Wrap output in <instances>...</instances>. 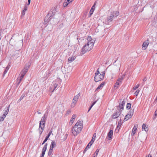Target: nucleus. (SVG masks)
Segmentation results:
<instances>
[{
    "mask_svg": "<svg viewBox=\"0 0 157 157\" xmlns=\"http://www.w3.org/2000/svg\"><path fill=\"white\" fill-rule=\"evenodd\" d=\"M83 121L78 120L77 121L72 129V132L75 136H77L81 132L83 128Z\"/></svg>",
    "mask_w": 157,
    "mask_h": 157,
    "instance_id": "nucleus-1",
    "label": "nucleus"
},
{
    "mask_svg": "<svg viewBox=\"0 0 157 157\" xmlns=\"http://www.w3.org/2000/svg\"><path fill=\"white\" fill-rule=\"evenodd\" d=\"M118 15L119 12L117 11L110 12L108 15L107 19L103 20V23L106 25H109V22L112 21L113 18Z\"/></svg>",
    "mask_w": 157,
    "mask_h": 157,
    "instance_id": "nucleus-2",
    "label": "nucleus"
},
{
    "mask_svg": "<svg viewBox=\"0 0 157 157\" xmlns=\"http://www.w3.org/2000/svg\"><path fill=\"white\" fill-rule=\"evenodd\" d=\"M92 42H88L82 48L81 51L80 55H82L85 54L86 52L90 51L93 48L94 44L93 40Z\"/></svg>",
    "mask_w": 157,
    "mask_h": 157,
    "instance_id": "nucleus-3",
    "label": "nucleus"
},
{
    "mask_svg": "<svg viewBox=\"0 0 157 157\" xmlns=\"http://www.w3.org/2000/svg\"><path fill=\"white\" fill-rule=\"evenodd\" d=\"M99 69H98L97 71L96 72L94 77V80L96 82L103 79L105 75V73L103 72H102V74H100L98 70Z\"/></svg>",
    "mask_w": 157,
    "mask_h": 157,
    "instance_id": "nucleus-4",
    "label": "nucleus"
},
{
    "mask_svg": "<svg viewBox=\"0 0 157 157\" xmlns=\"http://www.w3.org/2000/svg\"><path fill=\"white\" fill-rule=\"evenodd\" d=\"M57 10L56 8H54L53 9L52 11H49L48 14L47 16H46V19L48 17H50L49 20H50L55 15V14L57 12Z\"/></svg>",
    "mask_w": 157,
    "mask_h": 157,
    "instance_id": "nucleus-5",
    "label": "nucleus"
},
{
    "mask_svg": "<svg viewBox=\"0 0 157 157\" xmlns=\"http://www.w3.org/2000/svg\"><path fill=\"white\" fill-rule=\"evenodd\" d=\"M125 75L124 74L121 77L118 78L114 86V87L115 89L117 88L118 87V85L121 83L122 81L123 80L124 78Z\"/></svg>",
    "mask_w": 157,
    "mask_h": 157,
    "instance_id": "nucleus-6",
    "label": "nucleus"
},
{
    "mask_svg": "<svg viewBox=\"0 0 157 157\" xmlns=\"http://www.w3.org/2000/svg\"><path fill=\"white\" fill-rule=\"evenodd\" d=\"M133 113L134 109H131L128 113L125 116L124 120L126 121L131 118L133 115Z\"/></svg>",
    "mask_w": 157,
    "mask_h": 157,
    "instance_id": "nucleus-7",
    "label": "nucleus"
},
{
    "mask_svg": "<svg viewBox=\"0 0 157 157\" xmlns=\"http://www.w3.org/2000/svg\"><path fill=\"white\" fill-rule=\"evenodd\" d=\"M46 119V118L45 117V114H44L43 116L42 117L41 119V120L40 121L39 125H40V127H41V125H44L45 126V120Z\"/></svg>",
    "mask_w": 157,
    "mask_h": 157,
    "instance_id": "nucleus-8",
    "label": "nucleus"
},
{
    "mask_svg": "<svg viewBox=\"0 0 157 157\" xmlns=\"http://www.w3.org/2000/svg\"><path fill=\"white\" fill-rule=\"evenodd\" d=\"M29 67V65H26L24 69L21 71L20 73L25 75L27 72L28 69Z\"/></svg>",
    "mask_w": 157,
    "mask_h": 157,
    "instance_id": "nucleus-9",
    "label": "nucleus"
},
{
    "mask_svg": "<svg viewBox=\"0 0 157 157\" xmlns=\"http://www.w3.org/2000/svg\"><path fill=\"white\" fill-rule=\"evenodd\" d=\"M58 82H57V80H56L53 82V85L52 86H51V87L52 88L53 87V90L52 91V92H53L55 90H56V88L57 87L58 85Z\"/></svg>",
    "mask_w": 157,
    "mask_h": 157,
    "instance_id": "nucleus-10",
    "label": "nucleus"
},
{
    "mask_svg": "<svg viewBox=\"0 0 157 157\" xmlns=\"http://www.w3.org/2000/svg\"><path fill=\"white\" fill-rule=\"evenodd\" d=\"M113 131L112 130H110L108 132L107 135L108 139L110 140L112 138L113 135Z\"/></svg>",
    "mask_w": 157,
    "mask_h": 157,
    "instance_id": "nucleus-11",
    "label": "nucleus"
},
{
    "mask_svg": "<svg viewBox=\"0 0 157 157\" xmlns=\"http://www.w3.org/2000/svg\"><path fill=\"white\" fill-rule=\"evenodd\" d=\"M149 44V42L148 40H147L145 42H144L142 45V48L143 49L145 50Z\"/></svg>",
    "mask_w": 157,
    "mask_h": 157,
    "instance_id": "nucleus-12",
    "label": "nucleus"
},
{
    "mask_svg": "<svg viewBox=\"0 0 157 157\" xmlns=\"http://www.w3.org/2000/svg\"><path fill=\"white\" fill-rule=\"evenodd\" d=\"M9 110V107H8L5 108V110H4V113L3 114V116L4 118L6 117V115L8 114Z\"/></svg>",
    "mask_w": 157,
    "mask_h": 157,
    "instance_id": "nucleus-13",
    "label": "nucleus"
},
{
    "mask_svg": "<svg viewBox=\"0 0 157 157\" xmlns=\"http://www.w3.org/2000/svg\"><path fill=\"white\" fill-rule=\"evenodd\" d=\"M125 103V101L124 100H123L122 102H120L119 105V108L121 109H124V104Z\"/></svg>",
    "mask_w": 157,
    "mask_h": 157,
    "instance_id": "nucleus-14",
    "label": "nucleus"
},
{
    "mask_svg": "<svg viewBox=\"0 0 157 157\" xmlns=\"http://www.w3.org/2000/svg\"><path fill=\"white\" fill-rule=\"evenodd\" d=\"M121 112L119 110L113 115V118H116L118 117L121 114Z\"/></svg>",
    "mask_w": 157,
    "mask_h": 157,
    "instance_id": "nucleus-15",
    "label": "nucleus"
},
{
    "mask_svg": "<svg viewBox=\"0 0 157 157\" xmlns=\"http://www.w3.org/2000/svg\"><path fill=\"white\" fill-rule=\"evenodd\" d=\"M137 126L136 125H135L133 128L132 130V132L131 133V136H134V135L135 134V133L136 132V130L137 129Z\"/></svg>",
    "mask_w": 157,
    "mask_h": 157,
    "instance_id": "nucleus-16",
    "label": "nucleus"
},
{
    "mask_svg": "<svg viewBox=\"0 0 157 157\" xmlns=\"http://www.w3.org/2000/svg\"><path fill=\"white\" fill-rule=\"evenodd\" d=\"M44 125H41V127H40V125H39V128L38 129L39 130V133L40 135H41L43 131V130H44Z\"/></svg>",
    "mask_w": 157,
    "mask_h": 157,
    "instance_id": "nucleus-17",
    "label": "nucleus"
},
{
    "mask_svg": "<svg viewBox=\"0 0 157 157\" xmlns=\"http://www.w3.org/2000/svg\"><path fill=\"white\" fill-rule=\"evenodd\" d=\"M48 144L47 143H46L43 148L42 149V154L44 155L45 154V152L46 151V150L47 148V146Z\"/></svg>",
    "mask_w": 157,
    "mask_h": 157,
    "instance_id": "nucleus-18",
    "label": "nucleus"
},
{
    "mask_svg": "<svg viewBox=\"0 0 157 157\" xmlns=\"http://www.w3.org/2000/svg\"><path fill=\"white\" fill-rule=\"evenodd\" d=\"M76 117V115L75 114H74L72 115L70 122V124H73Z\"/></svg>",
    "mask_w": 157,
    "mask_h": 157,
    "instance_id": "nucleus-19",
    "label": "nucleus"
},
{
    "mask_svg": "<svg viewBox=\"0 0 157 157\" xmlns=\"http://www.w3.org/2000/svg\"><path fill=\"white\" fill-rule=\"evenodd\" d=\"M142 130H144L145 132H147L148 130V127H147L146 125L144 124H143L142 126Z\"/></svg>",
    "mask_w": 157,
    "mask_h": 157,
    "instance_id": "nucleus-20",
    "label": "nucleus"
},
{
    "mask_svg": "<svg viewBox=\"0 0 157 157\" xmlns=\"http://www.w3.org/2000/svg\"><path fill=\"white\" fill-rule=\"evenodd\" d=\"M51 132H52V131H51L48 134V135L46 136L45 140H44L43 141V143H42V145L44 144L47 141V140L48 139L49 137L50 136Z\"/></svg>",
    "mask_w": 157,
    "mask_h": 157,
    "instance_id": "nucleus-21",
    "label": "nucleus"
},
{
    "mask_svg": "<svg viewBox=\"0 0 157 157\" xmlns=\"http://www.w3.org/2000/svg\"><path fill=\"white\" fill-rule=\"evenodd\" d=\"M56 143L54 141H52L50 145V148L53 149V148L56 147Z\"/></svg>",
    "mask_w": 157,
    "mask_h": 157,
    "instance_id": "nucleus-22",
    "label": "nucleus"
},
{
    "mask_svg": "<svg viewBox=\"0 0 157 157\" xmlns=\"http://www.w3.org/2000/svg\"><path fill=\"white\" fill-rule=\"evenodd\" d=\"M75 59V56H72L69 57L68 59V61L69 63H71L74 61Z\"/></svg>",
    "mask_w": 157,
    "mask_h": 157,
    "instance_id": "nucleus-23",
    "label": "nucleus"
},
{
    "mask_svg": "<svg viewBox=\"0 0 157 157\" xmlns=\"http://www.w3.org/2000/svg\"><path fill=\"white\" fill-rule=\"evenodd\" d=\"M79 95L80 94H78L76 96H75L73 99V101H76L77 102L78 99V98L79 96Z\"/></svg>",
    "mask_w": 157,
    "mask_h": 157,
    "instance_id": "nucleus-24",
    "label": "nucleus"
},
{
    "mask_svg": "<svg viewBox=\"0 0 157 157\" xmlns=\"http://www.w3.org/2000/svg\"><path fill=\"white\" fill-rule=\"evenodd\" d=\"M87 40L88 42H92V40H93L94 44L95 40L92 39L90 36H88L87 38Z\"/></svg>",
    "mask_w": 157,
    "mask_h": 157,
    "instance_id": "nucleus-25",
    "label": "nucleus"
},
{
    "mask_svg": "<svg viewBox=\"0 0 157 157\" xmlns=\"http://www.w3.org/2000/svg\"><path fill=\"white\" fill-rule=\"evenodd\" d=\"M104 85V82L102 83L96 89V90H98V89L102 88Z\"/></svg>",
    "mask_w": 157,
    "mask_h": 157,
    "instance_id": "nucleus-26",
    "label": "nucleus"
},
{
    "mask_svg": "<svg viewBox=\"0 0 157 157\" xmlns=\"http://www.w3.org/2000/svg\"><path fill=\"white\" fill-rule=\"evenodd\" d=\"M53 151V149L50 148L48 153V155L50 156H51L52 154Z\"/></svg>",
    "mask_w": 157,
    "mask_h": 157,
    "instance_id": "nucleus-27",
    "label": "nucleus"
},
{
    "mask_svg": "<svg viewBox=\"0 0 157 157\" xmlns=\"http://www.w3.org/2000/svg\"><path fill=\"white\" fill-rule=\"evenodd\" d=\"M27 10V8L25 7L21 13V16H24L25 14V12Z\"/></svg>",
    "mask_w": 157,
    "mask_h": 157,
    "instance_id": "nucleus-28",
    "label": "nucleus"
},
{
    "mask_svg": "<svg viewBox=\"0 0 157 157\" xmlns=\"http://www.w3.org/2000/svg\"><path fill=\"white\" fill-rule=\"evenodd\" d=\"M99 150L97 149L95 151V153L94 154V157H96L98 155V153L99 151Z\"/></svg>",
    "mask_w": 157,
    "mask_h": 157,
    "instance_id": "nucleus-29",
    "label": "nucleus"
},
{
    "mask_svg": "<svg viewBox=\"0 0 157 157\" xmlns=\"http://www.w3.org/2000/svg\"><path fill=\"white\" fill-rule=\"evenodd\" d=\"M46 16L45 17L44 21V24H47V22L48 21H49L50 20H49V18H50V17H48L46 19H46Z\"/></svg>",
    "mask_w": 157,
    "mask_h": 157,
    "instance_id": "nucleus-30",
    "label": "nucleus"
},
{
    "mask_svg": "<svg viewBox=\"0 0 157 157\" xmlns=\"http://www.w3.org/2000/svg\"><path fill=\"white\" fill-rule=\"evenodd\" d=\"M22 79L19 78L18 77L17 79V85H19V84L22 81Z\"/></svg>",
    "mask_w": 157,
    "mask_h": 157,
    "instance_id": "nucleus-31",
    "label": "nucleus"
},
{
    "mask_svg": "<svg viewBox=\"0 0 157 157\" xmlns=\"http://www.w3.org/2000/svg\"><path fill=\"white\" fill-rule=\"evenodd\" d=\"M76 101H72V102L71 103V107H74L76 105Z\"/></svg>",
    "mask_w": 157,
    "mask_h": 157,
    "instance_id": "nucleus-32",
    "label": "nucleus"
},
{
    "mask_svg": "<svg viewBox=\"0 0 157 157\" xmlns=\"http://www.w3.org/2000/svg\"><path fill=\"white\" fill-rule=\"evenodd\" d=\"M9 69V67L8 66L6 68L4 72L3 75H4L7 73Z\"/></svg>",
    "mask_w": 157,
    "mask_h": 157,
    "instance_id": "nucleus-33",
    "label": "nucleus"
},
{
    "mask_svg": "<svg viewBox=\"0 0 157 157\" xmlns=\"http://www.w3.org/2000/svg\"><path fill=\"white\" fill-rule=\"evenodd\" d=\"M97 100L96 101H95L94 102H93L92 103V104L90 106V107L88 111V112L90 111V109H91V108L93 106V105L96 103L97 102Z\"/></svg>",
    "mask_w": 157,
    "mask_h": 157,
    "instance_id": "nucleus-34",
    "label": "nucleus"
},
{
    "mask_svg": "<svg viewBox=\"0 0 157 157\" xmlns=\"http://www.w3.org/2000/svg\"><path fill=\"white\" fill-rule=\"evenodd\" d=\"M131 103H128L127 104V108L128 109H130L131 108Z\"/></svg>",
    "mask_w": 157,
    "mask_h": 157,
    "instance_id": "nucleus-35",
    "label": "nucleus"
},
{
    "mask_svg": "<svg viewBox=\"0 0 157 157\" xmlns=\"http://www.w3.org/2000/svg\"><path fill=\"white\" fill-rule=\"evenodd\" d=\"M71 112V110L70 109H68L66 112V114L67 115H69Z\"/></svg>",
    "mask_w": 157,
    "mask_h": 157,
    "instance_id": "nucleus-36",
    "label": "nucleus"
},
{
    "mask_svg": "<svg viewBox=\"0 0 157 157\" xmlns=\"http://www.w3.org/2000/svg\"><path fill=\"white\" fill-rule=\"evenodd\" d=\"M96 136V134L95 133L94 134L91 140H93V141H94L95 139Z\"/></svg>",
    "mask_w": 157,
    "mask_h": 157,
    "instance_id": "nucleus-37",
    "label": "nucleus"
},
{
    "mask_svg": "<svg viewBox=\"0 0 157 157\" xmlns=\"http://www.w3.org/2000/svg\"><path fill=\"white\" fill-rule=\"evenodd\" d=\"M139 92H140V90H137L134 93V94L135 95H136V96H137L138 95Z\"/></svg>",
    "mask_w": 157,
    "mask_h": 157,
    "instance_id": "nucleus-38",
    "label": "nucleus"
},
{
    "mask_svg": "<svg viewBox=\"0 0 157 157\" xmlns=\"http://www.w3.org/2000/svg\"><path fill=\"white\" fill-rule=\"evenodd\" d=\"M94 10L92 9H91L90 10V11L89 12V14L90 15V16H91L93 13L94 12Z\"/></svg>",
    "mask_w": 157,
    "mask_h": 157,
    "instance_id": "nucleus-39",
    "label": "nucleus"
},
{
    "mask_svg": "<svg viewBox=\"0 0 157 157\" xmlns=\"http://www.w3.org/2000/svg\"><path fill=\"white\" fill-rule=\"evenodd\" d=\"M140 84L137 85L136 86L134 87H133V89L134 90H136L137 89L139 86Z\"/></svg>",
    "mask_w": 157,
    "mask_h": 157,
    "instance_id": "nucleus-40",
    "label": "nucleus"
},
{
    "mask_svg": "<svg viewBox=\"0 0 157 157\" xmlns=\"http://www.w3.org/2000/svg\"><path fill=\"white\" fill-rule=\"evenodd\" d=\"M25 75L21 73H20V76L19 77L23 79V77H24V76Z\"/></svg>",
    "mask_w": 157,
    "mask_h": 157,
    "instance_id": "nucleus-41",
    "label": "nucleus"
},
{
    "mask_svg": "<svg viewBox=\"0 0 157 157\" xmlns=\"http://www.w3.org/2000/svg\"><path fill=\"white\" fill-rule=\"evenodd\" d=\"M94 142V141H93V140H91V141L89 143V144L88 145H89V146H91L92 144Z\"/></svg>",
    "mask_w": 157,
    "mask_h": 157,
    "instance_id": "nucleus-42",
    "label": "nucleus"
},
{
    "mask_svg": "<svg viewBox=\"0 0 157 157\" xmlns=\"http://www.w3.org/2000/svg\"><path fill=\"white\" fill-rule=\"evenodd\" d=\"M68 4L67 2H65L63 4V7H66L68 5Z\"/></svg>",
    "mask_w": 157,
    "mask_h": 157,
    "instance_id": "nucleus-43",
    "label": "nucleus"
},
{
    "mask_svg": "<svg viewBox=\"0 0 157 157\" xmlns=\"http://www.w3.org/2000/svg\"><path fill=\"white\" fill-rule=\"evenodd\" d=\"M4 118H5L3 116L2 117H0V122L1 121H3L4 120Z\"/></svg>",
    "mask_w": 157,
    "mask_h": 157,
    "instance_id": "nucleus-44",
    "label": "nucleus"
},
{
    "mask_svg": "<svg viewBox=\"0 0 157 157\" xmlns=\"http://www.w3.org/2000/svg\"><path fill=\"white\" fill-rule=\"evenodd\" d=\"M121 123H118L117 128L118 129V128H119L121 126Z\"/></svg>",
    "mask_w": 157,
    "mask_h": 157,
    "instance_id": "nucleus-45",
    "label": "nucleus"
},
{
    "mask_svg": "<svg viewBox=\"0 0 157 157\" xmlns=\"http://www.w3.org/2000/svg\"><path fill=\"white\" fill-rule=\"evenodd\" d=\"M88 147H89V145H88L86 147V148H85L84 151H83V152L84 153L88 149Z\"/></svg>",
    "mask_w": 157,
    "mask_h": 157,
    "instance_id": "nucleus-46",
    "label": "nucleus"
},
{
    "mask_svg": "<svg viewBox=\"0 0 157 157\" xmlns=\"http://www.w3.org/2000/svg\"><path fill=\"white\" fill-rule=\"evenodd\" d=\"M67 136H68V135L67 134L65 135L64 136V140H65L66 139L67 137Z\"/></svg>",
    "mask_w": 157,
    "mask_h": 157,
    "instance_id": "nucleus-47",
    "label": "nucleus"
},
{
    "mask_svg": "<svg viewBox=\"0 0 157 157\" xmlns=\"http://www.w3.org/2000/svg\"><path fill=\"white\" fill-rule=\"evenodd\" d=\"M24 97V96H23V95H22L21 97H20V98L19 99V100L20 101H21V100Z\"/></svg>",
    "mask_w": 157,
    "mask_h": 157,
    "instance_id": "nucleus-48",
    "label": "nucleus"
},
{
    "mask_svg": "<svg viewBox=\"0 0 157 157\" xmlns=\"http://www.w3.org/2000/svg\"><path fill=\"white\" fill-rule=\"evenodd\" d=\"M70 0H67V1L66 2L69 4L70 2H71L70 1Z\"/></svg>",
    "mask_w": 157,
    "mask_h": 157,
    "instance_id": "nucleus-49",
    "label": "nucleus"
},
{
    "mask_svg": "<svg viewBox=\"0 0 157 157\" xmlns=\"http://www.w3.org/2000/svg\"><path fill=\"white\" fill-rule=\"evenodd\" d=\"M30 1H31V0H28V5H29L30 4Z\"/></svg>",
    "mask_w": 157,
    "mask_h": 157,
    "instance_id": "nucleus-50",
    "label": "nucleus"
},
{
    "mask_svg": "<svg viewBox=\"0 0 157 157\" xmlns=\"http://www.w3.org/2000/svg\"><path fill=\"white\" fill-rule=\"evenodd\" d=\"M94 5H95V4H94L93 6L92 7V8L91 9H92V10H94Z\"/></svg>",
    "mask_w": 157,
    "mask_h": 157,
    "instance_id": "nucleus-51",
    "label": "nucleus"
},
{
    "mask_svg": "<svg viewBox=\"0 0 157 157\" xmlns=\"http://www.w3.org/2000/svg\"><path fill=\"white\" fill-rule=\"evenodd\" d=\"M146 80H147V78H144L143 79V81L144 82L146 81Z\"/></svg>",
    "mask_w": 157,
    "mask_h": 157,
    "instance_id": "nucleus-52",
    "label": "nucleus"
},
{
    "mask_svg": "<svg viewBox=\"0 0 157 157\" xmlns=\"http://www.w3.org/2000/svg\"><path fill=\"white\" fill-rule=\"evenodd\" d=\"M118 68L119 69V70L120 68V65L119 63L118 64Z\"/></svg>",
    "mask_w": 157,
    "mask_h": 157,
    "instance_id": "nucleus-53",
    "label": "nucleus"
},
{
    "mask_svg": "<svg viewBox=\"0 0 157 157\" xmlns=\"http://www.w3.org/2000/svg\"><path fill=\"white\" fill-rule=\"evenodd\" d=\"M37 113L38 114H41V112H39V111H38L37 112Z\"/></svg>",
    "mask_w": 157,
    "mask_h": 157,
    "instance_id": "nucleus-54",
    "label": "nucleus"
},
{
    "mask_svg": "<svg viewBox=\"0 0 157 157\" xmlns=\"http://www.w3.org/2000/svg\"><path fill=\"white\" fill-rule=\"evenodd\" d=\"M148 157H151V155L149 154L148 155Z\"/></svg>",
    "mask_w": 157,
    "mask_h": 157,
    "instance_id": "nucleus-55",
    "label": "nucleus"
},
{
    "mask_svg": "<svg viewBox=\"0 0 157 157\" xmlns=\"http://www.w3.org/2000/svg\"><path fill=\"white\" fill-rule=\"evenodd\" d=\"M44 155L41 154V155L40 156V157H44Z\"/></svg>",
    "mask_w": 157,
    "mask_h": 157,
    "instance_id": "nucleus-56",
    "label": "nucleus"
},
{
    "mask_svg": "<svg viewBox=\"0 0 157 157\" xmlns=\"http://www.w3.org/2000/svg\"><path fill=\"white\" fill-rule=\"evenodd\" d=\"M90 147V146H89V147H88V149Z\"/></svg>",
    "mask_w": 157,
    "mask_h": 157,
    "instance_id": "nucleus-57",
    "label": "nucleus"
},
{
    "mask_svg": "<svg viewBox=\"0 0 157 157\" xmlns=\"http://www.w3.org/2000/svg\"><path fill=\"white\" fill-rule=\"evenodd\" d=\"M73 0H70V1L71 2H72Z\"/></svg>",
    "mask_w": 157,
    "mask_h": 157,
    "instance_id": "nucleus-58",
    "label": "nucleus"
},
{
    "mask_svg": "<svg viewBox=\"0 0 157 157\" xmlns=\"http://www.w3.org/2000/svg\"><path fill=\"white\" fill-rule=\"evenodd\" d=\"M140 133H139V135H140Z\"/></svg>",
    "mask_w": 157,
    "mask_h": 157,
    "instance_id": "nucleus-59",
    "label": "nucleus"
}]
</instances>
